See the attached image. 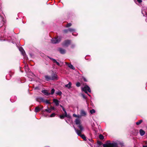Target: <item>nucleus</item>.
<instances>
[{"label": "nucleus", "mask_w": 147, "mask_h": 147, "mask_svg": "<svg viewBox=\"0 0 147 147\" xmlns=\"http://www.w3.org/2000/svg\"><path fill=\"white\" fill-rule=\"evenodd\" d=\"M103 147H118V144L115 142L111 143L109 141H107L106 144L103 145Z\"/></svg>", "instance_id": "nucleus-1"}, {"label": "nucleus", "mask_w": 147, "mask_h": 147, "mask_svg": "<svg viewBox=\"0 0 147 147\" xmlns=\"http://www.w3.org/2000/svg\"><path fill=\"white\" fill-rule=\"evenodd\" d=\"M74 127L76 133L78 135H80L81 134L82 131L84 130V128L81 125H79L78 126L79 128L80 129V130L76 129V128L74 126Z\"/></svg>", "instance_id": "nucleus-2"}, {"label": "nucleus", "mask_w": 147, "mask_h": 147, "mask_svg": "<svg viewBox=\"0 0 147 147\" xmlns=\"http://www.w3.org/2000/svg\"><path fill=\"white\" fill-rule=\"evenodd\" d=\"M61 38L60 37H58L56 38H53L51 40V42L53 44H56L59 42L61 40Z\"/></svg>", "instance_id": "nucleus-3"}, {"label": "nucleus", "mask_w": 147, "mask_h": 147, "mask_svg": "<svg viewBox=\"0 0 147 147\" xmlns=\"http://www.w3.org/2000/svg\"><path fill=\"white\" fill-rule=\"evenodd\" d=\"M82 90L84 91L89 96H90L87 93V91L90 92L91 90L90 88L87 85L85 86L83 88H82Z\"/></svg>", "instance_id": "nucleus-4"}, {"label": "nucleus", "mask_w": 147, "mask_h": 147, "mask_svg": "<svg viewBox=\"0 0 147 147\" xmlns=\"http://www.w3.org/2000/svg\"><path fill=\"white\" fill-rule=\"evenodd\" d=\"M70 43V41L69 40H67L65 41L63 44V45L64 47H68Z\"/></svg>", "instance_id": "nucleus-5"}, {"label": "nucleus", "mask_w": 147, "mask_h": 147, "mask_svg": "<svg viewBox=\"0 0 147 147\" xmlns=\"http://www.w3.org/2000/svg\"><path fill=\"white\" fill-rule=\"evenodd\" d=\"M51 80H57V76L56 74H53L51 76Z\"/></svg>", "instance_id": "nucleus-6"}, {"label": "nucleus", "mask_w": 147, "mask_h": 147, "mask_svg": "<svg viewBox=\"0 0 147 147\" xmlns=\"http://www.w3.org/2000/svg\"><path fill=\"white\" fill-rule=\"evenodd\" d=\"M147 9V8L145 7H143L142 8V13L143 14L144 16V14H146V10Z\"/></svg>", "instance_id": "nucleus-7"}, {"label": "nucleus", "mask_w": 147, "mask_h": 147, "mask_svg": "<svg viewBox=\"0 0 147 147\" xmlns=\"http://www.w3.org/2000/svg\"><path fill=\"white\" fill-rule=\"evenodd\" d=\"M65 64L66 65H67L68 66V67L70 68L71 69H73V70H75V67H74V66L72 65L71 64H69V63H67V62H66L65 63Z\"/></svg>", "instance_id": "nucleus-8"}, {"label": "nucleus", "mask_w": 147, "mask_h": 147, "mask_svg": "<svg viewBox=\"0 0 147 147\" xmlns=\"http://www.w3.org/2000/svg\"><path fill=\"white\" fill-rule=\"evenodd\" d=\"M75 123L77 125H80L81 122H80V119L79 118H78L76 119L75 121Z\"/></svg>", "instance_id": "nucleus-9"}, {"label": "nucleus", "mask_w": 147, "mask_h": 147, "mask_svg": "<svg viewBox=\"0 0 147 147\" xmlns=\"http://www.w3.org/2000/svg\"><path fill=\"white\" fill-rule=\"evenodd\" d=\"M68 29L69 32H72V34L73 35L76 36L77 35V34L75 35L74 34V32H75V29L71 28H69Z\"/></svg>", "instance_id": "nucleus-10"}, {"label": "nucleus", "mask_w": 147, "mask_h": 147, "mask_svg": "<svg viewBox=\"0 0 147 147\" xmlns=\"http://www.w3.org/2000/svg\"><path fill=\"white\" fill-rule=\"evenodd\" d=\"M53 101L57 106L59 105V101L57 99H54L53 100Z\"/></svg>", "instance_id": "nucleus-11"}, {"label": "nucleus", "mask_w": 147, "mask_h": 147, "mask_svg": "<svg viewBox=\"0 0 147 147\" xmlns=\"http://www.w3.org/2000/svg\"><path fill=\"white\" fill-rule=\"evenodd\" d=\"M42 92L45 95L48 96L50 95V93L48 92L46 90H44L42 91Z\"/></svg>", "instance_id": "nucleus-12"}, {"label": "nucleus", "mask_w": 147, "mask_h": 147, "mask_svg": "<svg viewBox=\"0 0 147 147\" xmlns=\"http://www.w3.org/2000/svg\"><path fill=\"white\" fill-rule=\"evenodd\" d=\"M59 51L60 53L62 54H64L65 53V50L61 48L59 49Z\"/></svg>", "instance_id": "nucleus-13"}, {"label": "nucleus", "mask_w": 147, "mask_h": 147, "mask_svg": "<svg viewBox=\"0 0 147 147\" xmlns=\"http://www.w3.org/2000/svg\"><path fill=\"white\" fill-rule=\"evenodd\" d=\"M80 114H81V116H85L86 115V113L85 112V111L83 110H82L80 111Z\"/></svg>", "instance_id": "nucleus-14"}, {"label": "nucleus", "mask_w": 147, "mask_h": 147, "mask_svg": "<svg viewBox=\"0 0 147 147\" xmlns=\"http://www.w3.org/2000/svg\"><path fill=\"white\" fill-rule=\"evenodd\" d=\"M40 99L42 101V102L46 103L47 104H49L50 103L49 102V101L48 100H45L42 98H40Z\"/></svg>", "instance_id": "nucleus-15"}, {"label": "nucleus", "mask_w": 147, "mask_h": 147, "mask_svg": "<svg viewBox=\"0 0 147 147\" xmlns=\"http://www.w3.org/2000/svg\"><path fill=\"white\" fill-rule=\"evenodd\" d=\"M19 51L20 52H21L22 53V54L23 55H24L25 54V51L24 50V49L20 47L19 48Z\"/></svg>", "instance_id": "nucleus-16"}, {"label": "nucleus", "mask_w": 147, "mask_h": 147, "mask_svg": "<svg viewBox=\"0 0 147 147\" xmlns=\"http://www.w3.org/2000/svg\"><path fill=\"white\" fill-rule=\"evenodd\" d=\"M45 80L47 81H49L50 80H51V77L47 75L45 76Z\"/></svg>", "instance_id": "nucleus-17"}, {"label": "nucleus", "mask_w": 147, "mask_h": 147, "mask_svg": "<svg viewBox=\"0 0 147 147\" xmlns=\"http://www.w3.org/2000/svg\"><path fill=\"white\" fill-rule=\"evenodd\" d=\"M49 58L51 59L52 60L54 63H56L58 65V66L60 65V64H59V62H57L55 59H54L51 58Z\"/></svg>", "instance_id": "nucleus-18"}, {"label": "nucleus", "mask_w": 147, "mask_h": 147, "mask_svg": "<svg viewBox=\"0 0 147 147\" xmlns=\"http://www.w3.org/2000/svg\"><path fill=\"white\" fill-rule=\"evenodd\" d=\"M140 133L141 136H143L145 134V132L142 129L140 130Z\"/></svg>", "instance_id": "nucleus-19"}, {"label": "nucleus", "mask_w": 147, "mask_h": 147, "mask_svg": "<svg viewBox=\"0 0 147 147\" xmlns=\"http://www.w3.org/2000/svg\"><path fill=\"white\" fill-rule=\"evenodd\" d=\"M71 82H69L68 84H66L65 85V87L68 88H71Z\"/></svg>", "instance_id": "nucleus-20"}, {"label": "nucleus", "mask_w": 147, "mask_h": 147, "mask_svg": "<svg viewBox=\"0 0 147 147\" xmlns=\"http://www.w3.org/2000/svg\"><path fill=\"white\" fill-rule=\"evenodd\" d=\"M84 140H86V138L85 136L84 135H82L81 134L79 135Z\"/></svg>", "instance_id": "nucleus-21"}, {"label": "nucleus", "mask_w": 147, "mask_h": 147, "mask_svg": "<svg viewBox=\"0 0 147 147\" xmlns=\"http://www.w3.org/2000/svg\"><path fill=\"white\" fill-rule=\"evenodd\" d=\"M44 111L49 113H50L51 112V109H49L48 107H47V109H46Z\"/></svg>", "instance_id": "nucleus-22"}, {"label": "nucleus", "mask_w": 147, "mask_h": 147, "mask_svg": "<svg viewBox=\"0 0 147 147\" xmlns=\"http://www.w3.org/2000/svg\"><path fill=\"white\" fill-rule=\"evenodd\" d=\"M40 110V108L38 107H36L35 109V111L36 112H38Z\"/></svg>", "instance_id": "nucleus-23"}, {"label": "nucleus", "mask_w": 147, "mask_h": 147, "mask_svg": "<svg viewBox=\"0 0 147 147\" xmlns=\"http://www.w3.org/2000/svg\"><path fill=\"white\" fill-rule=\"evenodd\" d=\"M56 93L57 95L59 96L61 95L62 94V92L59 90L56 92Z\"/></svg>", "instance_id": "nucleus-24"}, {"label": "nucleus", "mask_w": 147, "mask_h": 147, "mask_svg": "<svg viewBox=\"0 0 147 147\" xmlns=\"http://www.w3.org/2000/svg\"><path fill=\"white\" fill-rule=\"evenodd\" d=\"M143 121L142 120H139L138 122H136V124L137 125H140L141 123Z\"/></svg>", "instance_id": "nucleus-25"}, {"label": "nucleus", "mask_w": 147, "mask_h": 147, "mask_svg": "<svg viewBox=\"0 0 147 147\" xmlns=\"http://www.w3.org/2000/svg\"><path fill=\"white\" fill-rule=\"evenodd\" d=\"M73 116L74 117H78V118H79L81 117V116L80 115H76L75 114H74L73 115Z\"/></svg>", "instance_id": "nucleus-26"}, {"label": "nucleus", "mask_w": 147, "mask_h": 147, "mask_svg": "<svg viewBox=\"0 0 147 147\" xmlns=\"http://www.w3.org/2000/svg\"><path fill=\"white\" fill-rule=\"evenodd\" d=\"M95 110L94 109H92L90 111V112L91 114H92L94 113H95Z\"/></svg>", "instance_id": "nucleus-27"}, {"label": "nucleus", "mask_w": 147, "mask_h": 147, "mask_svg": "<svg viewBox=\"0 0 147 147\" xmlns=\"http://www.w3.org/2000/svg\"><path fill=\"white\" fill-rule=\"evenodd\" d=\"M99 138L100 139L102 140L104 139V137L102 135L100 134L99 136Z\"/></svg>", "instance_id": "nucleus-28"}, {"label": "nucleus", "mask_w": 147, "mask_h": 147, "mask_svg": "<svg viewBox=\"0 0 147 147\" xmlns=\"http://www.w3.org/2000/svg\"><path fill=\"white\" fill-rule=\"evenodd\" d=\"M71 25L72 24L71 23H68L66 25V27H70L71 26Z\"/></svg>", "instance_id": "nucleus-29"}, {"label": "nucleus", "mask_w": 147, "mask_h": 147, "mask_svg": "<svg viewBox=\"0 0 147 147\" xmlns=\"http://www.w3.org/2000/svg\"><path fill=\"white\" fill-rule=\"evenodd\" d=\"M55 90L54 89H53V88L51 90V94L52 95L53 94H54V93L55 92Z\"/></svg>", "instance_id": "nucleus-30"}, {"label": "nucleus", "mask_w": 147, "mask_h": 147, "mask_svg": "<svg viewBox=\"0 0 147 147\" xmlns=\"http://www.w3.org/2000/svg\"><path fill=\"white\" fill-rule=\"evenodd\" d=\"M63 32H64V33H67L68 32H69V29L64 30H63Z\"/></svg>", "instance_id": "nucleus-31"}, {"label": "nucleus", "mask_w": 147, "mask_h": 147, "mask_svg": "<svg viewBox=\"0 0 147 147\" xmlns=\"http://www.w3.org/2000/svg\"><path fill=\"white\" fill-rule=\"evenodd\" d=\"M59 117H60V118L61 119H63L65 117V116H64V115H60Z\"/></svg>", "instance_id": "nucleus-32"}, {"label": "nucleus", "mask_w": 147, "mask_h": 147, "mask_svg": "<svg viewBox=\"0 0 147 147\" xmlns=\"http://www.w3.org/2000/svg\"><path fill=\"white\" fill-rule=\"evenodd\" d=\"M55 114L53 113H52L50 116V117H53L55 116Z\"/></svg>", "instance_id": "nucleus-33"}, {"label": "nucleus", "mask_w": 147, "mask_h": 147, "mask_svg": "<svg viewBox=\"0 0 147 147\" xmlns=\"http://www.w3.org/2000/svg\"><path fill=\"white\" fill-rule=\"evenodd\" d=\"M80 85V83L79 82H78L76 84V86L77 87H79Z\"/></svg>", "instance_id": "nucleus-34"}, {"label": "nucleus", "mask_w": 147, "mask_h": 147, "mask_svg": "<svg viewBox=\"0 0 147 147\" xmlns=\"http://www.w3.org/2000/svg\"><path fill=\"white\" fill-rule=\"evenodd\" d=\"M119 144L121 146H124V143L123 142H121L119 143Z\"/></svg>", "instance_id": "nucleus-35"}, {"label": "nucleus", "mask_w": 147, "mask_h": 147, "mask_svg": "<svg viewBox=\"0 0 147 147\" xmlns=\"http://www.w3.org/2000/svg\"><path fill=\"white\" fill-rule=\"evenodd\" d=\"M64 112V113H65V114L64 115V116H65V117H68L67 113L66 111H65Z\"/></svg>", "instance_id": "nucleus-36"}, {"label": "nucleus", "mask_w": 147, "mask_h": 147, "mask_svg": "<svg viewBox=\"0 0 147 147\" xmlns=\"http://www.w3.org/2000/svg\"><path fill=\"white\" fill-rule=\"evenodd\" d=\"M82 78L85 82H87V80H86V79L85 78L83 77Z\"/></svg>", "instance_id": "nucleus-37"}, {"label": "nucleus", "mask_w": 147, "mask_h": 147, "mask_svg": "<svg viewBox=\"0 0 147 147\" xmlns=\"http://www.w3.org/2000/svg\"><path fill=\"white\" fill-rule=\"evenodd\" d=\"M50 109H51V110H54L55 108L54 107H51L50 108Z\"/></svg>", "instance_id": "nucleus-38"}, {"label": "nucleus", "mask_w": 147, "mask_h": 147, "mask_svg": "<svg viewBox=\"0 0 147 147\" xmlns=\"http://www.w3.org/2000/svg\"><path fill=\"white\" fill-rule=\"evenodd\" d=\"M137 0V1L139 3H140L142 2V0Z\"/></svg>", "instance_id": "nucleus-39"}, {"label": "nucleus", "mask_w": 147, "mask_h": 147, "mask_svg": "<svg viewBox=\"0 0 147 147\" xmlns=\"http://www.w3.org/2000/svg\"><path fill=\"white\" fill-rule=\"evenodd\" d=\"M82 95L84 98H86V97L84 94H82Z\"/></svg>", "instance_id": "nucleus-40"}, {"label": "nucleus", "mask_w": 147, "mask_h": 147, "mask_svg": "<svg viewBox=\"0 0 147 147\" xmlns=\"http://www.w3.org/2000/svg\"><path fill=\"white\" fill-rule=\"evenodd\" d=\"M75 46L74 45H72L71 46V47L72 48H73Z\"/></svg>", "instance_id": "nucleus-41"}, {"label": "nucleus", "mask_w": 147, "mask_h": 147, "mask_svg": "<svg viewBox=\"0 0 147 147\" xmlns=\"http://www.w3.org/2000/svg\"><path fill=\"white\" fill-rule=\"evenodd\" d=\"M62 109H63V111L64 112H65V111H66L65 109L63 107L62 108Z\"/></svg>", "instance_id": "nucleus-42"}, {"label": "nucleus", "mask_w": 147, "mask_h": 147, "mask_svg": "<svg viewBox=\"0 0 147 147\" xmlns=\"http://www.w3.org/2000/svg\"><path fill=\"white\" fill-rule=\"evenodd\" d=\"M60 106L62 108L63 107L61 105H60Z\"/></svg>", "instance_id": "nucleus-43"}, {"label": "nucleus", "mask_w": 147, "mask_h": 147, "mask_svg": "<svg viewBox=\"0 0 147 147\" xmlns=\"http://www.w3.org/2000/svg\"><path fill=\"white\" fill-rule=\"evenodd\" d=\"M143 147H147V146H143Z\"/></svg>", "instance_id": "nucleus-44"}]
</instances>
